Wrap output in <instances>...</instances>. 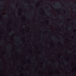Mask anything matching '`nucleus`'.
I'll return each instance as SVG.
<instances>
[{"mask_svg":"<svg viewBox=\"0 0 76 76\" xmlns=\"http://www.w3.org/2000/svg\"><path fill=\"white\" fill-rule=\"evenodd\" d=\"M5 17H6V16H5Z\"/></svg>","mask_w":76,"mask_h":76,"instance_id":"1","label":"nucleus"}]
</instances>
